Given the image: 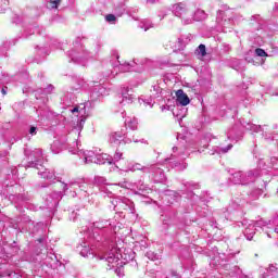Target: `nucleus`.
Segmentation results:
<instances>
[{
    "instance_id": "f257e3e1",
    "label": "nucleus",
    "mask_w": 278,
    "mask_h": 278,
    "mask_svg": "<svg viewBox=\"0 0 278 278\" xmlns=\"http://www.w3.org/2000/svg\"><path fill=\"white\" fill-rule=\"evenodd\" d=\"M86 105H88V102L71 110L72 114L81 116V118L79 123L70 131L68 143H71V140H73L72 144H75L77 150H71V152L74 154L77 153L80 160H84L85 164H94L98 154L94 153V151H85L79 149V136L81 135V129H84V125L86 123V117H84L86 114Z\"/></svg>"
},
{
    "instance_id": "f03ea898",
    "label": "nucleus",
    "mask_w": 278,
    "mask_h": 278,
    "mask_svg": "<svg viewBox=\"0 0 278 278\" xmlns=\"http://www.w3.org/2000/svg\"><path fill=\"white\" fill-rule=\"evenodd\" d=\"M77 251L81 257H97V260H105L110 270H112V268H116V266H122L123 261L121 260H124V262L134 260V254H123V250H118L116 248H113L105 255H97V251L94 248H90L88 242H83L80 245H78Z\"/></svg>"
},
{
    "instance_id": "7ed1b4c3",
    "label": "nucleus",
    "mask_w": 278,
    "mask_h": 278,
    "mask_svg": "<svg viewBox=\"0 0 278 278\" xmlns=\"http://www.w3.org/2000/svg\"><path fill=\"white\" fill-rule=\"evenodd\" d=\"M176 104L177 106L173 109V115L176 116V118H186V113L188 112L186 105L190 104V98H188V94L184 92V90L179 89L176 91ZM179 105L181 109H179Z\"/></svg>"
},
{
    "instance_id": "20e7f679",
    "label": "nucleus",
    "mask_w": 278,
    "mask_h": 278,
    "mask_svg": "<svg viewBox=\"0 0 278 278\" xmlns=\"http://www.w3.org/2000/svg\"><path fill=\"white\" fill-rule=\"evenodd\" d=\"M113 210L115 212H128V214H136V206L132 201L126 197H116L111 200Z\"/></svg>"
},
{
    "instance_id": "39448f33",
    "label": "nucleus",
    "mask_w": 278,
    "mask_h": 278,
    "mask_svg": "<svg viewBox=\"0 0 278 278\" xmlns=\"http://www.w3.org/2000/svg\"><path fill=\"white\" fill-rule=\"evenodd\" d=\"M172 12L178 18H181L184 25H192L194 20L192 18V12L188 10V8L182 3H176L172 7Z\"/></svg>"
},
{
    "instance_id": "423d86ee",
    "label": "nucleus",
    "mask_w": 278,
    "mask_h": 278,
    "mask_svg": "<svg viewBox=\"0 0 278 278\" xmlns=\"http://www.w3.org/2000/svg\"><path fill=\"white\" fill-rule=\"evenodd\" d=\"M68 58H71L72 62H76L77 64L86 66V62H88V60H92V58H94V53L81 47L78 50L70 51Z\"/></svg>"
},
{
    "instance_id": "0eeeda50",
    "label": "nucleus",
    "mask_w": 278,
    "mask_h": 278,
    "mask_svg": "<svg viewBox=\"0 0 278 278\" xmlns=\"http://www.w3.org/2000/svg\"><path fill=\"white\" fill-rule=\"evenodd\" d=\"M243 225L245 226V229L243 231L247 240H253V237L255 236V231H257V228H263L264 227V220H245L243 223Z\"/></svg>"
},
{
    "instance_id": "6e6552de",
    "label": "nucleus",
    "mask_w": 278,
    "mask_h": 278,
    "mask_svg": "<svg viewBox=\"0 0 278 278\" xmlns=\"http://www.w3.org/2000/svg\"><path fill=\"white\" fill-rule=\"evenodd\" d=\"M118 71L121 73H129L130 71L138 72L140 70H138V63L134 61L131 63H124V64L119 63L118 65H114V72L116 73V75L118 74Z\"/></svg>"
},
{
    "instance_id": "1a4fd4ad",
    "label": "nucleus",
    "mask_w": 278,
    "mask_h": 278,
    "mask_svg": "<svg viewBox=\"0 0 278 278\" xmlns=\"http://www.w3.org/2000/svg\"><path fill=\"white\" fill-rule=\"evenodd\" d=\"M257 177H260V172L257 169H253L248 173L243 172V176L239 186H248V184H253Z\"/></svg>"
},
{
    "instance_id": "9d476101",
    "label": "nucleus",
    "mask_w": 278,
    "mask_h": 278,
    "mask_svg": "<svg viewBox=\"0 0 278 278\" xmlns=\"http://www.w3.org/2000/svg\"><path fill=\"white\" fill-rule=\"evenodd\" d=\"M132 91L129 90V87H124L122 89V101L121 104L122 105H129V103H134V93H131Z\"/></svg>"
},
{
    "instance_id": "9b49d317",
    "label": "nucleus",
    "mask_w": 278,
    "mask_h": 278,
    "mask_svg": "<svg viewBox=\"0 0 278 278\" xmlns=\"http://www.w3.org/2000/svg\"><path fill=\"white\" fill-rule=\"evenodd\" d=\"M38 175H40L43 179H48V181H53L55 179V173H53V170L51 169H45L42 170V167L40 169V167H38V163L35 164Z\"/></svg>"
},
{
    "instance_id": "f8f14e48",
    "label": "nucleus",
    "mask_w": 278,
    "mask_h": 278,
    "mask_svg": "<svg viewBox=\"0 0 278 278\" xmlns=\"http://www.w3.org/2000/svg\"><path fill=\"white\" fill-rule=\"evenodd\" d=\"M121 170H124L125 173H136V170H147V167H143L138 163H128L126 166H122Z\"/></svg>"
},
{
    "instance_id": "ddd939ff",
    "label": "nucleus",
    "mask_w": 278,
    "mask_h": 278,
    "mask_svg": "<svg viewBox=\"0 0 278 278\" xmlns=\"http://www.w3.org/2000/svg\"><path fill=\"white\" fill-rule=\"evenodd\" d=\"M43 264L49 268H58V256L55 254L50 253L46 256Z\"/></svg>"
},
{
    "instance_id": "4468645a",
    "label": "nucleus",
    "mask_w": 278,
    "mask_h": 278,
    "mask_svg": "<svg viewBox=\"0 0 278 278\" xmlns=\"http://www.w3.org/2000/svg\"><path fill=\"white\" fill-rule=\"evenodd\" d=\"M94 164H112V156L105 153L97 154Z\"/></svg>"
},
{
    "instance_id": "2eb2a0df",
    "label": "nucleus",
    "mask_w": 278,
    "mask_h": 278,
    "mask_svg": "<svg viewBox=\"0 0 278 278\" xmlns=\"http://www.w3.org/2000/svg\"><path fill=\"white\" fill-rule=\"evenodd\" d=\"M125 126L128 129H132V131L138 129V118H136V117H127L125 119Z\"/></svg>"
},
{
    "instance_id": "dca6fc26",
    "label": "nucleus",
    "mask_w": 278,
    "mask_h": 278,
    "mask_svg": "<svg viewBox=\"0 0 278 278\" xmlns=\"http://www.w3.org/2000/svg\"><path fill=\"white\" fill-rule=\"evenodd\" d=\"M123 140V134L121 132H113L110 137L111 144H115V147H118Z\"/></svg>"
},
{
    "instance_id": "f3484780",
    "label": "nucleus",
    "mask_w": 278,
    "mask_h": 278,
    "mask_svg": "<svg viewBox=\"0 0 278 278\" xmlns=\"http://www.w3.org/2000/svg\"><path fill=\"white\" fill-rule=\"evenodd\" d=\"M191 18H193V21H205L207 18V14L205 11L198 9L194 14L191 13Z\"/></svg>"
},
{
    "instance_id": "a211bd4d",
    "label": "nucleus",
    "mask_w": 278,
    "mask_h": 278,
    "mask_svg": "<svg viewBox=\"0 0 278 278\" xmlns=\"http://www.w3.org/2000/svg\"><path fill=\"white\" fill-rule=\"evenodd\" d=\"M52 153L58 155V153H61L62 149H64V143L60 140H54L53 143L50 147Z\"/></svg>"
},
{
    "instance_id": "6ab92c4d",
    "label": "nucleus",
    "mask_w": 278,
    "mask_h": 278,
    "mask_svg": "<svg viewBox=\"0 0 278 278\" xmlns=\"http://www.w3.org/2000/svg\"><path fill=\"white\" fill-rule=\"evenodd\" d=\"M243 127H245V129H248V131H253V134H260V131H264V128H262L258 125L251 124V123H248L245 125L243 124Z\"/></svg>"
},
{
    "instance_id": "aec40b11",
    "label": "nucleus",
    "mask_w": 278,
    "mask_h": 278,
    "mask_svg": "<svg viewBox=\"0 0 278 278\" xmlns=\"http://www.w3.org/2000/svg\"><path fill=\"white\" fill-rule=\"evenodd\" d=\"M243 172H235L230 178L232 184L240 186L242 184Z\"/></svg>"
},
{
    "instance_id": "412c9836",
    "label": "nucleus",
    "mask_w": 278,
    "mask_h": 278,
    "mask_svg": "<svg viewBox=\"0 0 278 278\" xmlns=\"http://www.w3.org/2000/svg\"><path fill=\"white\" fill-rule=\"evenodd\" d=\"M68 188H74V190H84L86 192V184L79 185V182H70L64 185V190H68Z\"/></svg>"
},
{
    "instance_id": "4be33fe9",
    "label": "nucleus",
    "mask_w": 278,
    "mask_h": 278,
    "mask_svg": "<svg viewBox=\"0 0 278 278\" xmlns=\"http://www.w3.org/2000/svg\"><path fill=\"white\" fill-rule=\"evenodd\" d=\"M169 47L173 49V51H179L184 49V40L178 38L177 41H169Z\"/></svg>"
},
{
    "instance_id": "5701e85b",
    "label": "nucleus",
    "mask_w": 278,
    "mask_h": 278,
    "mask_svg": "<svg viewBox=\"0 0 278 278\" xmlns=\"http://www.w3.org/2000/svg\"><path fill=\"white\" fill-rule=\"evenodd\" d=\"M110 225H112L110 222L101 220V222H94L92 224V227L93 229H105V227H109Z\"/></svg>"
},
{
    "instance_id": "b1692460",
    "label": "nucleus",
    "mask_w": 278,
    "mask_h": 278,
    "mask_svg": "<svg viewBox=\"0 0 278 278\" xmlns=\"http://www.w3.org/2000/svg\"><path fill=\"white\" fill-rule=\"evenodd\" d=\"M139 27H140L141 29H144V31H149V29H151V28L153 27V23H151V21H149V20H146V21H143V22L139 25Z\"/></svg>"
},
{
    "instance_id": "393cba45",
    "label": "nucleus",
    "mask_w": 278,
    "mask_h": 278,
    "mask_svg": "<svg viewBox=\"0 0 278 278\" xmlns=\"http://www.w3.org/2000/svg\"><path fill=\"white\" fill-rule=\"evenodd\" d=\"M197 55H201V58H205L207 52L205 51V45L201 43L195 50Z\"/></svg>"
},
{
    "instance_id": "a878e982",
    "label": "nucleus",
    "mask_w": 278,
    "mask_h": 278,
    "mask_svg": "<svg viewBox=\"0 0 278 278\" xmlns=\"http://www.w3.org/2000/svg\"><path fill=\"white\" fill-rule=\"evenodd\" d=\"M121 160H123V152L116 151L114 156L112 157V164H113V162L114 163L121 162Z\"/></svg>"
},
{
    "instance_id": "bb28decb",
    "label": "nucleus",
    "mask_w": 278,
    "mask_h": 278,
    "mask_svg": "<svg viewBox=\"0 0 278 278\" xmlns=\"http://www.w3.org/2000/svg\"><path fill=\"white\" fill-rule=\"evenodd\" d=\"M49 3L51 10H58V7L60 5V3H62V0H50Z\"/></svg>"
},
{
    "instance_id": "cd10ccee",
    "label": "nucleus",
    "mask_w": 278,
    "mask_h": 278,
    "mask_svg": "<svg viewBox=\"0 0 278 278\" xmlns=\"http://www.w3.org/2000/svg\"><path fill=\"white\" fill-rule=\"evenodd\" d=\"M255 55H257V58H266V55H268V54H266V51H264V49L257 48L255 50Z\"/></svg>"
},
{
    "instance_id": "c85d7f7f",
    "label": "nucleus",
    "mask_w": 278,
    "mask_h": 278,
    "mask_svg": "<svg viewBox=\"0 0 278 278\" xmlns=\"http://www.w3.org/2000/svg\"><path fill=\"white\" fill-rule=\"evenodd\" d=\"M139 103H143L146 106L149 105L150 108H153L155 102L153 101V99H149V100L139 99Z\"/></svg>"
},
{
    "instance_id": "c756f323",
    "label": "nucleus",
    "mask_w": 278,
    "mask_h": 278,
    "mask_svg": "<svg viewBox=\"0 0 278 278\" xmlns=\"http://www.w3.org/2000/svg\"><path fill=\"white\" fill-rule=\"evenodd\" d=\"M94 181H96V184H98V185H102V184H105V177H102V176H97L96 178H94Z\"/></svg>"
},
{
    "instance_id": "7c9ffc66",
    "label": "nucleus",
    "mask_w": 278,
    "mask_h": 278,
    "mask_svg": "<svg viewBox=\"0 0 278 278\" xmlns=\"http://www.w3.org/2000/svg\"><path fill=\"white\" fill-rule=\"evenodd\" d=\"M115 273H116L117 277H124L125 276V270L123 269V267H117L115 269Z\"/></svg>"
},
{
    "instance_id": "2f4dec72",
    "label": "nucleus",
    "mask_w": 278,
    "mask_h": 278,
    "mask_svg": "<svg viewBox=\"0 0 278 278\" xmlns=\"http://www.w3.org/2000/svg\"><path fill=\"white\" fill-rule=\"evenodd\" d=\"M105 21H108V23H114V21H116V16L114 14H109L105 16Z\"/></svg>"
},
{
    "instance_id": "473e14b6",
    "label": "nucleus",
    "mask_w": 278,
    "mask_h": 278,
    "mask_svg": "<svg viewBox=\"0 0 278 278\" xmlns=\"http://www.w3.org/2000/svg\"><path fill=\"white\" fill-rule=\"evenodd\" d=\"M233 148V144H228L227 148H223L222 150L218 151V153H227L228 151H231V149Z\"/></svg>"
},
{
    "instance_id": "72a5a7b5",
    "label": "nucleus",
    "mask_w": 278,
    "mask_h": 278,
    "mask_svg": "<svg viewBox=\"0 0 278 278\" xmlns=\"http://www.w3.org/2000/svg\"><path fill=\"white\" fill-rule=\"evenodd\" d=\"M38 128L31 126L30 129H29V134L30 136H36V131H37Z\"/></svg>"
},
{
    "instance_id": "f704fd0d",
    "label": "nucleus",
    "mask_w": 278,
    "mask_h": 278,
    "mask_svg": "<svg viewBox=\"0 0 278 278\" xmlns=\"http://www.w3.org/2000/svg\"><path fill=\"white\" fill-rule=\"evenodd\" d=\"M177 168H178V170H185V168H187V164L186 163H184L181 166H179V165H175Z\"/></svg>"
},
{
    "instance_id": "c9c22d12",
    "label": "nucleus",
    "mask_w": 278,
    "mask_h": 278,
    "mask_svg": "<svg viewBox=\"0 0 278 278\" xmlns=\"http://www.w3.org/2000/svg\"><path fill=\"white\" fill-rule=\"evenodd\" d=\"M125 142H139V140L136 137H132L131 139H126Z\"/></svg>"
},
{
    "instance_id": "e433bc0d",
    "label": "nucleus",
    "mask_w": 278,
    "mask_h": 278,
    "mask_svg": "<svg viewBox=\"0 0 278 278\" xmlns=\"http://www.w3.org/2000/svg\"><path fill=\"white\" fill-rule=\"evenodd\" d=\"M45 90L46 92H51L53 90V85H49Z\"/></svg>"
},
{
    "instance_id": "4c0bfd02",
    "label": "nucleus",
    "mask_w": 278,
    "mask_h": 278,
    "mask_svg": "<svg viewBox=\"0 0 278 278\" xmlns=\"http://www.w3.org/2000/svg\"><path fill=\"white\" fill-rule=\"evenodd\" d=\"M98 89L100 90V91H99L100 94H104L105 88L99 86Z\"/></svg>"
},
{
    "instance_id": "58836bf2",
    "label": "nucleus",
    "mask_w": 278,
    "mask_h": 278,
    "mask_svg": "<svg viewBox=\"0 0 278 278\" xmlns=\"http://www.w3.org/2000/svg\"><path fill=\"white\" fill-rule=\"evenodd\" d=\"M157 173H159L160 175H162L161 178H160L161 181H164V174H162V173H163L162 169H157Z\"/></svg>"
},
{
    "instance_id": "ea45409f",
    "label": "nucleus",
    "mask_w": 278,
    "mask_h": 278,
    "mask_svg": "<svg viewBox=\"0 0 278 278\" xmlns=\"http://www.w3.org/2000/svg\"><path fill=\"white\" fill-rule=\"evenodd\" d=\"M37 157H42V151L36 150Z\"/></svg>"
},
{
    "instance_id": "a19ab883",
    "label": "nucleus",
    "mask_w": 278,
    "mask_h": 278,
    "mask_svg": "<svg viewBox=\"0 0 278 278\" xmlns=\"http://www.w3.org/2000/svg\"><path fill=\"white\" fill-rule=\"evenodd\" d=\"M153 90L156 92L160 91V86L153 87Z\"/></svg>"
},
{
    "instance_id": "79ce46f5",
    "label": "nucleus",
    "mask_w": 278,
    "mask_h": 278,
    "mask_svg": "<svg viewBox=\"0 0 278 278\" xmlns=\"http://www.w3.org/2000/svg\"><path fill=\"white\" fill-rule=\"evenodd\" d=\"M2 94H8V91H5V88L1 89Z\"/></svg>"
},
{
    "instance_id": "37998d69",
    "label": "nucleus",
    "mask_w": 278,
    "mask_h": 278,
    "mask_svg": "<svg viewBox=\"0 0 278 278\" xmlns=\"http://www.w3.org/2000/svg\"><path fill=\"white\" fill-rule=\"evenodd\" d=\"M176 151H179V148H178V147H174V148H173V152L176 153Z\"/></svg>"
},
{
    "instance_id": "c03bdc74",
    "label": "nucleus",
    "mask_w": 278,
    "mask_h": 278,
    "mask_svg": "<svg viewBox=\"0 0 278 278\" xmlns=\"http://www.w3.org/2000/svg\"><path fill=\"white\" fill-rule=\"evenodd\" d=\"M16 274L15 273H10L9 277L13 278Z\"/></svg>"
},
{
    "instance_id": "a18cd8bd",
    "label": "nucleus",
    "mask_w": 278,
    "mask_h": 278,
    "mask_svg": "<svg viewBox=\"0 0 278 278\" xmlns=\"http://www.w3.org/2000/svg\"><path fill=\"white\" fill-rule=\"evenodd\" d=\"M235 70L240 71L241 70L240 65L235 66Z\"/></svg>"
},
{
    "instance_id": "49530a36",
    "label": "nucleus",
    "mask_w": 278,
    "mask_h": 278,
    "mask_svg": "<svg viewBox=\"0 0 278 278\" xmlns=\"http://www.w3.org/2000/svg\"><path fill=\"white\" fill-rule=\"evenodd\" d=\"M118 186H121L122 188H127V186H125V184H118Z\"/></svg>"
},
{
    "instance_id": "de8ad7c7",
    "label": "nucleus",
    "mask_w": 278,
    "mask_h": 278,
    "mask_svg": "<svg viewBox=\"0 0 278 278\" xmlns=\"http://www.w3.org/2000/svg\"><path fill=\"white\" fill-rule=\"evenodd\" d=\"M2 83H3V84H8V80H7V79H2Z\"/></svg>"
},
{
    "instance_id": "09e8293b",
    "label": "nucleus",
    "mask_w": 278,
    "mask_h": 278,
    "mask_svg": "<svg viewBox=\"0 0 278 278\" xmlns=\"http://www.w3.org/2000/svg\"><path fill=\"white\" fill-rule=\"evenodd\" d=\"M153 2H154V1H152V0H148V1H147V3H153Z\"/></svg>"
},
{
    "instance_id": "8fccbe9b",
    "label": "nucleus",
    "mask_w": 278,
    "mask_h": 278,
    "mask_svg": "<svg viewBox=\"0 0 278 278\" xmlns=\"http://www.w3.org/2000/svg\"><path fill=\"white\" fill-rule=\"evenodd\" d=\"M179 155H184V152L179 151Z\"/></svg>"
},
{
    "instance_id": "3c124183",
    "label": "nucleus",
    "mask_w": 278,
    "mask_h": 278,
    "mask_svg": "<svg viewBox=\"0 0 278 278\" xmlns=\"http://www.w3.org/2000/svg\"><path fill=\"white\" fill-rule=\"evenodd\" d=\"M268 238H270V232H267Z\"/></svg>"
},
{
    "instance_id": "603ef678",
    "label": "nucleus",
    "mask_w": 278,
    "mask_h": 278,
    "mask_svg": "<svg viewBox=\"0 0 278 278\" xmlns=\"http://www.w3.org/2000/svg\"><path fill=\"white\" fill-rule=\"evenodd\" d=\"M141 247H147V244H144V243H141Z\"/></svg>"
},
{
    "instance_id": "864d4df0",
    "label": "nucleus",
    "mask_w": 278,
    "mask_h": 278,
    "mask_svg": "<svg viewBox=\"0 0 278 278\" xmlns=\"http://www.w3.org/2000/svg\"><path fill=\"white\" fill-rule=\"evenodd\" d=\"M265 138H266V140H268V136L267 135H265Z\"/></svg>"
},
{
    "instance_id": "5fc2aeb1",
    "label": "nucleus",
    "mask_w": 278,
    "mask_h": 278,
    "mask_svg": "<svg viewBox=\"0 0 278 278\" xmlns=\"http://www.w3.org/2000/svg\"><path fill=\"white\" fill-rule=\"evenodd\" d=\"M127 253H131V250H127Z\"/></svg>"
},
{
    "instance_id": "6e6d98bb",
    "label": "nucleus",
    "mask_w": 278,
    "mask_h": 278,
    "mask_svg": "<svg viewBox=\"0 0 278 278\" xmlns=\"http://www.w3.org/2000/svg\"><path fill=\"white\" fill-rule=\"evenodd\" d=\"M39 242H42V239H39Z\"/></svg>"
},
{
    "instance_id": "4d7b16f0",
    "label": "nucleus",
    "mask_w": 278,
    "mask_h": 278,
    "mask_svg": "<svg viewBox=\"0 0 278 278\" xmlns=\"http://www.w3.org/2000/svg\"><path fill=\"white\" fill-rule=\"evenodd\" d=\"M164 18V15L161 17V20Z\"/></svg>"
}]
</instances>
